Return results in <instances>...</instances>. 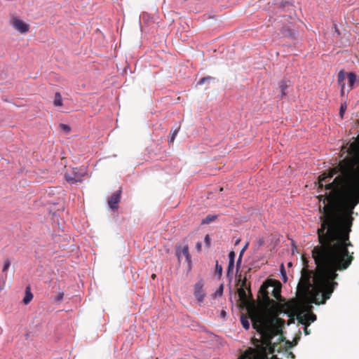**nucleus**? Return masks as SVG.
Segmentation results:
<instances>
[{"label":"nucleus","mask_w":359,"mask_h":359,"mask_svg":"<svg viewBox=\"0 0 359 359\" xmlns=\"http://www.w3.org/2000/svg\"><path fill=\"white\" fill-rule=\"evenodd\" d=\"M353 213L332 203L325 205L317 230L318 244L312 250L314 271L304 267L297 285L299 298L316 304H325L338 283V271L347 269L354 259L348 251L353 245L349 239Z\"/></svg>","instance_id":"nucleus-1"},{"label":"nucleus","mask_w":359,"mask_h":359,"mask_svg":"<svg viewBox=\"0 0 359 359\" xmlns=\"http://www.w3.org/2000/svg\"><path fill=\"white\" fill-rule=\"evenodd\" d=\"M343 145L340 157L348 156L339 161L334 168L318 176V187H325L330 193L325 196L328 203L353 213L359 204V135L349 144Z\"/></svg>","instance_id":"nucleus-2"},{"label":"nucleus","mask_w":359,"mask_h":359,"mask_svg":"<svg viewBox=\"0 0 359 359\" xmlns=\"http://www.w3.org/2000/svg\"><path fill=\"white\" fill-rule=\"evenodd\" d=\"M256 314L254 316V320L252 321V327L257 332H264L266 334V341L279 335L278 341H283L285 337L282 335V329L285 325V320L278 317L283 312L282 306L274 311L269 309L268 311L264 309H256L252 307Z\"/></svg>","instance_id":"nucleus-3"},{"label":"nucleus","mask_w":359,"mask_h":359,"mask_svg":"<svg viewBox=\"0 0 359 359\" xmlns=\"http://www.w3.org/2000/svg\"><path fill=\"white\" fill-rule=\"evenodd\" d=\"M245 285H246V279L245 278L242 283L241 287L238 290V294L243 306L246 307L247 311H248L249 316L251 318V320H254V316H255L256 312L254 311L252 307H255L256 309H260L255 302V301L252 298V294L250 291V288L248 287V292L250 297L248 298L247 296V293L245 291Z\"/></svg>","instance_id":"nucleus-4"},{"label":"nucleus","mask_w":359,"mask_h":359,"mask_svg":"<svg viewBox=\"0 0 359 359\" xmlns=\"http://www.w3.org/2000/svg\"><path fill=\"white\" fill-rule=\"evenodd\" d=\"M269 287L270 285L267 284V283H264L260 287L258 297H262V301L260 304L257 306L259 308L266 309V311L273 309L276 311L280 309V304L269 297V291L268 290Z\"/></svg>","instance_id":"nucleus-5"},{"label":"nucleus","mask_w":359,"mask_h":359,"mask_svg":"<svg viewBox=\"0 0 359 359\" xmlns=\"http://www.w3.org/2000/svg\"><path fill=\"white\" fill-rule=\"evenodd\" d=\"M247 353L250 355V359H264L267 355V347L263 343V338L261 344L257 345L255 348H249Z\"/></svg>","instance_id":"nucleus-6"},{"label":"nucleus","mask_w":359,"mask_h":359,"mask_svg":"<svg viewBox=\"0 0 359 359\" xmlns=\"http://www.w3.org/2000/svg\"><path fill=\"white\" fill-rule=\"evenodd\" d=\"M11 25L21 34H25L29 30V25L17 17L11 19Z\"/></svg>","instance_id":"nucleus-7"},{"label":"nucleus","mask_w":359,"mask_h":359,"mask_svg":"<svg viewBox=\"0 0 359 359\" xmlns=\"http://www.w3.org/2000/svg\"><path fill=\"white\" fill-rule=\"evenodd\" d=\"M204 283L202 280L198 281L194 285V294L197 299V302L201 304L204 297H205V292L203 290Z\"/></svg>","instance_id":"nucleus-8"},{"label":"nucleus","mask_w":359,"mask_h":359,"mask_svg":"<svg viewBox=\"0 0 359 359\" xmlns=\"http://www.w3.org/2000/svg\"><path fill=\"white\" fill-rule=\"evenodd\" d=\"M297 318L299 323L304 325L305 326H309L311 323L314 322L316 320V316L312 312L304 314L299 313Z\"/></svg>","instance_id":"nucleus-9"},{"label":"nucleus","mask_w":359,"mask_h":359,"mask_svg":"<svg viewBox=\"0 0 359 359\" xmlns=\"http://www.w3.org/2000/svg\"><path fill=\"white\" fill-rule=\"evenodd\" d=\"M176 256L179 262H181L182 259L184 257L185 261L189 264L191 263V256L189 252V247L188 245H184L183 247H178L176 250Z\"/></svg>","instance_id":"nucleus-10"},{"label":"nucleus","mask_w":359,"mask_h":359,"mask_svg":"<svg viewBox=\"0 0 359 359\" xmlns=\"http://www.w3.org/2000/svg\"><path fill=\"white\" fill-rule=\"evenodd\" d=\"M262 337H263V343L267 347V353L273 354L276 351V348L277 347L278 343H272V339H270L268 341H266V334L264 332H259Z\"/></svg>","instance_id":"nucleus-11"},{"label":"nucleus","mask_w":359,"mask_h":359,"mask_svg":"<svg viewBox=\"0 0 359 359\" xmlns=\"http://www.w3.org/2000/svg\"><path fill=\"white\" fill-rule=\"evenodd\" d=\"M121 199V191H117L115 193H114L111 197L109 198L108 201V204L109 207L113 209H117L118 208V204L120 202Z\"/></svg>","instance_id":"nucleus-12"},{"label":"nucleus","mask_w":359,"mask_h":359,"mask_svg":"<svg viewBox=\"0 0 359 359\" xmlns=\"http://www.w3.org/2000/svg\"><path fill=\"white\" fill-rule=\"evenodd\" d=\"M346 79V72L343 70H341L337 75V82L339 85L341 86V95L344 96L345 94V83L344 80Z\"/></svg>","instance_id":"nucleus-13"},{"label":"nucleus","mask_w":359,"mask_h":359,"mask_svg":"<svg viewBox=\"0 0 359 359\" xmlns=\"http://www.w3.org/2000/svg\"><path fill=\"white\" fill-rule=\"evenodd\" d=\"M346 76L348 79V90H350L353 88L354 83L356 81V75L353 72L346 74Z\"/></svg>","instance_id":"nucleus-14"},{"label":"nucleus","mask_w":359,"mask_h":359,"mask_svg":"<svg viewBox=\"0 0 359 359\" xmlns=\"http://www.w3.org/2000/svg\"><path fill=\"white\" fill-rule=\"evenodd\" d=\"M251 320V318L249 316V313H248L245 314H241V323L243 326V327L245 330H249L250 328V323L248 319Z\"/></svg>","instance_id":"nucleus-15"},{"label":"nucleus","mask_w":359,"mask_h":359,"mask_svg":"<svg viewBox=\"0 0 359 359\" xmlns=\"http://www.w3.org/2000/svg\"><path fill=\"white\" fill-rule=\"evenodd\" d=\"M32 299H33V294L31 292L30 287H27L26 290H25V295L23 298L22 302L25 304H28L32 301Z\"/></svg>","instance_id":"nucleus-16"},{"label":"nucleus","mask_w":359,"mask_h":359,"mask_svg":"<svg viewBox=\"0 0 359 359\" xmlns=\"http://www.w3.org/2000/svg\"><path fill=\"white\" fill-rule=\"evenodd\" d=\"M270 287L272 288L271 294L273 296L274 298L276 299H280L281 297L280 294V287H275L272 285H270Z\"/></svg>","instance_id":"nucleus-17"},{"label":"nucleus","mask_w":359,"mask_h":359,"mask_svg":"<svg viewBox=\"0 0 359 359\" xmlns=\"http://www.w3.org/2000/svg\"><path fill=\"white\" fill-rule=\"evenodd\" d=\"M53 104L55 107H61L62 105V95L59 92H56L55 94Z\"/></svg>","instance_id":"nucleus-18"},{"label":"nucleus","mask_w":359,"mask_h":359,"mask_svg":"<svg viewBox=\"0 0 359 359\" xmlns=\"http://www.w3.org/2000/svg\"><path fill=\"white\" fill-rule=\"evenodd\" d=\"M288 84L287 83V82L285 81H281L279 83V88H280V91H281V95H280V98H283L284 96L286 95V93H285V89H287L288 88Z\"/></svg>","instance_id":"nucleus-19"},{"label":"nucleus","mask_w":359,"mask_h":359,"mask_svg":"<svg viewBox=\"0 0 359 359\" xmlns=\"http://www.w3.org/2000/svg\"><path fill=\"white\" fill-rule=\"evenodd\" d=\"M65 179L68 182L71 184H74L75 182H81L82 181V179L81 177L74 178V176H72L69 174L65 175Z\"/></svg>","instance_id":"nucleus-20"},{"label":"nucleus","mask_w":359,"mask_h":359,"mask_svg":"<svg viewBox=\"0 0 359 359\" xmlns=\"http://www.w3.org/2000/svg\"><path fill=\"white\" fill-rule=\"evenodd\" d=\"M216 215H208L205 219H203L202 224H209L211 222H213L216 219Z\"/></svg>","instance_id":"nucleus-21"},{"label":"nucleus","mask_w":359,"mask_h":359,"mask_svg":"<svg viewBox=\"0 0 359 359\" xmlns=\"http://www.w3.org/2000/svg\"><path fill=\"white\" fill-rule=\"evenodd\" d=\"M215 274L218 276V278H220L222 274V265L219 264L218 262H216L215 265Z\"/></svg>","instance_id":"nucleus-22"},{"label":"nucleus","mask_w":359,"mask_h":359,"mask_svg":"<svg viewBox=\"0 0 359 359\" xmlns=\"http://www.w3.org/2000/svg\"><path fill=\"white\" fill-rule=\"evenodd\" d=\"M346 108H347V104L346 102H344L341 104L340 109H339V116L341 118H343V117H344V114L346 110Z\"/></svg>","instance_id":"nucleus-23"},{"label":"nucleus","mask_w":359,"mask_h":359,"mask_svg":"<svg viewBox=\"0 0 359 359\" xmlns=\"http://www.w3.org/2000/svg\"><path fill=\"white\" fill-rule=\"evenodd\" d=\"M234 268V262H229V265L227 268V276H230L231 274H233V271Z\"/></svg>","instance_id":"nucleus-24"},{"label":"nucleus","mask_w":359,"mask_h":359,"mask_svg":"<svg viewBox=\"0 0 359 359\" xmlns=\"http://www.w3.org/2000/svg\"><path fill=\"white\" fill-rule=\"evenodd\" d=\"M180 129V128L178 127L177 128L175 129L174 130H171V136H170V142H174L175 137L177 135Z\"/></svg>","instance_id":"nucleus-25"},{"label":"nucleus","mask_w":359,"mask_h":359,"mask_svg":"<svg viewBox=\"0 0 359 359\" xmlns=\"http://www.w3.org/2000/svg\"><path fill=\"white\" fill-rule=\"evenodd\" d=\"M59 127L61 130L65 132L66 133H69L71 130L70 127L67 124L60 123Z\"/></svg>","instance_id":"nucleus-26"},{"label":"nucleus","mask_w":359,"mask_h":359,"mask_svg":"<svg viewBox=\"0 0 359 359\" xmlns=\"http://www.w3.org/2000/svg\"><path fill=\"white\" fill-rule=\"evenodd\" d=\"M11 265V262L8 259H6L4 261V264L2 269L3 272H6V271L8 269L9 266Z\"/></svg>","instance_id":"nucleus-27"},{"label":"nucleus","mask_w":359,"mask_h":359,"mask_svg":"<svg viewBox=\"0 0 359 359\" xmlns=\"http://www.w3.org/2000/svg\"><path fill=\"white\" fill-rule=\"evenodd\" d=\"M213 79V77L212 76H205V77H203L200 79V81H198V84L199 85H202L206 81H208V80H212Z\"/></svg>","instance_id":"nucleus-28"},{"label":"nucleus","mask_w":359,"mask_h":359,"mask_svg":"<svg viewBox=\"0 0 359 359\" xmlns=\"http://www.w3.org/2000/svg\"><path fill=\"white\" fill-rule=\"evenodd\" d=\"M63 297H64V292H60L58 293V294L57 296H55V300L56 302H60V301L62 300Z\"/></svg>","instance_id":"nucleus-29"},{"label":"nucleus","mask_w":359,"mask_h":359,"mask_svg":"<svg viewBox=\"0 0 359 359\" xmlns=\"http://www.w3.org/2000/svg\"><path fill=\"white\" fill-rule=\"evenodd\" d=\"M238 359H250V356L248 353H247V350L244 352V353L241 354Z\"/></svg>","instance_id":"nucleus-30"},{"label":"nucleus","mask_w":359,"mask_h":359,"mask_svg":"<svg viewBox=\"0 0 359 359\" xmlns=\"http://www.w3.org/2000/svg\"><path fill=\"white\" fill-rule=\"evenodd\" d=\"M236 254L233 251H231L229 254V262H234Z\"/></svg>","instance_id":"nucleus-31"},{"label":"nucleus","mask_w":359,"mask_h":359,"mask_svg":"<svg viewBox=\"0 0 359 359\" xmlns=\"http://www.w3.org/2000/svg\"><path fill=\"white\" fill-rule=\"evenodd\" d=\"M223 292V285H221L219 287V289L216 292V294L217 295H222Z\"/></svg>","instance_id":"nucleus-32"},{"label":"nucleus","mask_w":359,"mask_h":359,"mask_svg":"<svg viewBox=\"0 0 359 359\" xmlns=\"http://www.w3.org/2000/svg\"><path fill=\"white\" fill-rule=\"evenodd\" d=\"M205 242L208 246L210 245V238L209 237V235H206L205 237Z\"/></svg>","instance_id":"nucleus-33"},{"label":"nucleus","mask_w":359,"mask_h":359,"mask_svg":"<svg viewBox=\"0 0 359 359\" xmlns=\"http://www.w3.org/2000/svg\"><path fill=\"white\" fill-rule=\"evenodd\" d=\"M241 259H242V252H241L240 256H239V258H238V261H237V264H236L237 267H238V266L241 264Z\"/></svg>","instance_id":"nucleus-34"},{"label":"nucleus","mask_w":359,"mask_h":359,"mask_svg":"<svg viewBox=\"0 0 359 359\" xmlns=\"http://www.w3.org/2000/svg\"><path fill=\"white\" fill-rule=\"evenodd\" d=\"M294 323V318H290L289 319V320H288L287 324H288V325H290V324Z\"/></svg>","instance_id":"nucleus-35"},{"label":"nucleus","mask_w":359,"mask_h":359,"mask_svg":"<svg viewBox=\"0 0 359 359\" xmlns=\"http://www.w3.org/2000/svg\"><path fill=\"white\" fill-rule=\"evenodd\" d=\"M286 344H288L289 347H292V346H294V344H292V342H290V341H286ZM296 344H297V341H295V342H294V345H295Z\"/></svg>","instance_id":"nucleus-36"},{"label":"nucleus","mask_w":359,"mask_h":359,"mask_svg":"<svg viewBox=\"0 0 359 359\" xmlns=\"http://www.w3.org/2000/svg\"><path fill=\"white\" fill-rule=\"evenodd\" d=\"M304 333L306 335L310 334V330H308L307 326L304 328Z\"/></svg>","instance_id":"nucleus-37"},{"label":"nucleus","mask_w":359,"mask_h":359,"mask_svg":"<svg viewBox=\"0 0 359 359\" xmlns=\"http://www.w3.org/2000/svg\"><path fill=\"white\" fill-rule=\"evenodd\" d=\"M196 248H197L198 250H201V243H198L196 244Z\"/></svg>","instance_id":"nucleus-38"},{"label":"nucleus","mask_w":359,"mask_h":359,"mask_svg":"<svg viewBox=\"0 0 359 359\" xmlns=\"http://www.w3.org/2000/svg\"><path fill=\"white\" fill-rule=\"evenodd\" d=\"M287 355H290L292 358H294V357H295L294 355L293 354V353H292V352H288Z\"/></svg>","instance_id":"nucleus-39"},{"label":"nucleus","mask_w":359,"mask_h":359,"mask_svg":"<svg viewBox=\"0 0 359 359\" xmlns=\"http://www.w3.org/2000/svg\"><path fill=\"white\" fill-rule=\"evenodd\" d=\"M78 177H81V176L79 175H76V174L74 175V178H78Z\"/></svg>","instance_id":"nucleus-40"},{"label":"nucleus","mask_w":359,"mask_h":359,"mask_svg":"<svg viewBox=\"0 0 359 359\" xmlns=\"http://www.w3.org/2000/svg\"><path fill=\"white\" fill-rule=\"evenodd\" d=\"M221 315L224 317L226 316V312L224 311H222L221 313Z\"/></svg>","instance_id":"nucleus-41"},{"label":"nucleus","mask_w":359,"mask_h":359,"mask_svg":"<svg viewBox=\"0 0 359 359\" xmlns=\"http://www.w3.org/2000/svg\"><path fill=\"white\" fill-rule=\"evenodd\" d=\"M156 274L153 273V274L151 275V278H152V279H155V278H156Z\"/></svg>","instance_id":"nucleus-42"}]
</instances>
